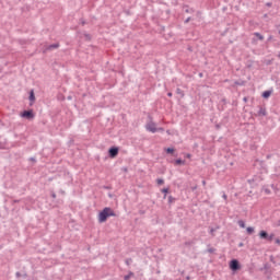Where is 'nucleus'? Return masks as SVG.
I'll return each mask as SVG.
<instances>
[{"label": "nucleus", "mask_w": 280, "mask_h": 280, "mask_svg": "<svg viewBox=\"0 0 280 280\" xmlns=\"http://www.w3.org/2000/svg\"><path fill=\"white\" fill-rule=\"evenodd\" d=\"M117 213L113 210L110 207H105L100 213H98V222L100 224H104L108 218H115Z\"/></svg>", "instance_id": "1"}, {"label": "nucleus", "mask_w": 280, "mask_h": 280, "mask_svg": "<svg viewBox=\"0 0 280 280\" xmlns=\"http://www.w3.org/2000/svg\"><path fill=\"white\" fill-rule=\"evenodd\" d=\"M20 117H22L23 119H28V121H30V120L34 119V117H36V114H34V109H27V110H23L20 114Z\"/></svg>", "instance_id": "2"}, {"label": "nucleus", "mask_w": 280, "mask_h": 280, "mask_svg": "<svg viewBox=\"0 0 280 280\" xmlns=\"http://www.w3.org/2000/svg\"><path fill=\"white\" fill-rule=\"evenodd\" d=\"M241 268H242V265H240V260L232 259L230 261V270H232V272H237V270H240Z\"/></svg>", "instance_id": "3"}, {"label": "nucleus", "mask_w": 280, "mask_h": 280, "mask_svg": "<svg viewBox=\"0 0 280 280\" xmlns=\"http://www.w3.org/2000/svg\"><path fill=\"white\" fill-rule=\"evenodd\" d=\"M119 154V148L118 147H112L108 149V156L109 159H115Z\"/></svg>", "instance_id": "4"}, {"label": "nucleus", "mask_w": 280, "mask_h": 280, "mask_svg": "<svg viewBox=\"0 0 280 280\" xmlns=\"http://www.w3.org/2000/svg\"><path fill=\"white\" fill-rule=\"evenodd\" d=\"M145 128L148 132H152L153 135L156 132V122L150 120L147 125Z\"/></svg>", "instance_id": "5"}, {"label": "nucleus", "mask_w": 280, "mask_h": 280, "mask_svg": "<svg viewBox=\"0 0 280 280\" xmlns=\"http://www.w3.org/2000/svg\"><path fill=\"white\" fill-rule=\"evenodd\" d=\"M58 47H60V43L48 45L44 49V54H47V51H52V49H58Z\"/></svg>", "instance_id": "6"}, {"label": "nucleus", "mask_w": 280, "mask_h": 280, "mask_svg": "<svg viewBox=\"0 0 280 280\" xmlns=\"http://www.w3.org/2000/svg\"><path fill=\"white\" fill-rule=\"evenodd\" d=\"M268 115V112L266 110V107L259 106V110L257 113V117H266Z\"/></svg>", "instance_id": "7"}, {"label": "nucleus", "mask_w": 280, "mask_h": 280, "mask_svg": "<svg viewBox=\"0 0 280 280\" xmlns=\"http://www.w3.org/2000/svg\"><path fill=\"white\" fill-rule=\"evenodd\" d=\"M183 11L186 13V14H194V12H196V10L194 8H189V5L187 4H184L183 5Z\"/></svg>", "instance_id": "8"}, {"label": "nucleus", "mask_w": 280, "mask_h": 280, "mask_svg": "<svg viewBox=\"0 0 280 280\" xmlns=\"http://www.w3.org/2000/svg\"><path fill=\"white\" fill-rule=\"evenodd\" d=\"M28 100L31 102L30 106H33L34 102H36V95L34 94V90L30 91Z\"/></svg>", "instance_id": "9"}, {"label": "nucleus", "mask_w": 280, "mask_h": 280, "mask_svg": "<svg viewBox=\"0 0 280 280\" xmlns=\"http://www.w3.org/2000/svg\"><path fill=\"white\" fill-rule=\"evenodd\" d=\"M272 93H273L272 89L271 90H267V91L262 92L261 97L264 100H268L270 97V95H272Z\"/></svg>", "instance_id": "10"}, {"label": "nucleus", "mask_w": 280, "mask_h": 280, "mask_svg": "<svg viewBox=\"0 0 280 280\" xmlns=\"http://www.w3.org/2000/svg\"><path fill=\"white\" fill-rule=\"evenodd\" d=\"M259 238H260V240H268V232L261 230V231L259 232Z\"/></svg>", "instance_id": "11"}, {"label": "nucleus", "mask_w": 280, "mask_h": 280, "mask_svg": "<svg viewBox=\"0 0 280 280\" xmlns=\"http://www.w3.org/2000/svg\"><path fill=\"white\" fill-rule=\"evenodd\" d=\"M176 94L179 95V97H185V91L179 88L176 89Z\"/></svg>", "instance_id": "12"}, {"label": "nucleus", "mask_w": 280, "mask_h": 280, "mask_svg": "<svg viewBox=\"0 0 280 280\" xmlns=\"http://www.w3.org/2000/svg\"><path fill=\"white\" fill-rule=\"evenodd\" d=\"M237 224L241 229H246V222H244V220H238Z\"/></svg>", "instance_id": "13"}, {"label": "nucleus", "mask_w": 280, "mask_h": 280, "mask_svg": "<svg viewBox=\"0 0 280 280\" xmlns=\"http://www.w3.org/2000/svg\"><path fill=\"white\" fill-rule=\"evenodd\" d=\"M246 231H247V234H248V235H253V234L255 233V228L248 226V228L246 229Z\"/></svg>", "instance_id": "14"}, {"label": "nucleus", "mask_w": 280, "mask_h": 280, "mask_svg": "<svg viewBox=\"0 0 280 280\" xmlns=\"http://www.w3.org/2000/svg\"><path fill=\"white\" fill-rule=\"evenodd\" d=\"M131 277H135V272L129 271L128 275L124 276V280H129Z\"/></svg>", "instance_id": "15"}, {"label": "nucleus", "mask_w": 280, "mask_h": 280, "mask_svg": "<svg viewBox=\"0 0 280 280\" xmlns=\"http://www.w3.org/2000/svg\"><path fill=\"white\" fill-rule=\"evenodd\" d=\"M175 165H185V160H182V159L175 160Z\"/></svg>", "instance_id": "16"}, {"label": "nucleus", "mask_w": 280, "mask_h": 280, "mask_svg": "<svg viewBox=\"0 0 280 280\" xmlns=\"http://www.w3.org/2000/svg\"><path fill=\"white\" fill-rule=\"evenodd\" d=\"M15 277H16V279H20V277H23L24 279H27V275H26V273L21 275L20 271H18V272L15 273Z\"/></svg>", "instance_id": "17"}, {"label": "nucleus", "mask_w": 280, "mask_h": 280, "mask_svg": "<svg viewBox=\"0 0 280 280\" xmlns=\"http://www.w3.org/2000/svg\"><path fill=\"white\" fill-rule=\"evenodd\" d=\"M254 36H256L258 38V40H264V35H261L258 32L254 33Z\"/></svg>", "instance_id": "18"}, {"label": "nucleus", "mask_w": 280, "mask_h": 280, "mask_svg": "<svg viewBox=\"0 0 280 280\" xmlns=\"http://www.w3.org/2000/svg\"><path fill=\"white\" fill-rule=\"evenodd\" d=\"M162 194H164V198H167V194H170V188H163Z\"/></svg>", "instance_id": "19"}, {"label": "nucleus", "mask_w": 280, "mask_h": 280, "mask_svg": "<svg viewBox=\"0 0 280 280\" xmlns=\"http://www.w3.org/2000/svg\"><path fill=\"white\" fill-rule=\"evenodd\" d=\"M218 231V229H214V228H211L210 229V235L212 236V237H215V232Z\"/></svg>", "instance_id": "20"}, {"label": "nucleus", "mask_w": 280, "mask_h": 280, "mask_svg": "<svg viewBox=\"0 0 280 280\" xmlns=\"http://www.w3.org/2000/svg\"><path fill=\"white\" fill-rule=\"evenodd\" d=\"M166 154H174V148L165 149Z\"/></svg>", "instance_id": "21"}, {"label": "nucleus", "mask_w": 280, "mask_h": 280, "mask_svg": "<svg viewBox=\"0 0 280 280\" xmlns=\"http://www.w3.org/2000/svg\"><path fill=\"white\" fill-rule=\"evenodd\" d=\"M173 202H176V198L168 196V205H172Z\"/></svg>", "instance_id": "22"}, {"label": "nucleus", "mask_w": 280, "mask_h": 280, "mask_svg": "<svg viewBox=\"0 0 280 280\" xmlns=\"http://www.w3.org/2000/svg\"><path fill=\"white\" fill-rule=\"evenodd\" d=\"M158 185H164L165 180L163 178L156 179Z\"/></svg>", "instance_id": "23"}, {"label": "nucleus", "mask_w": 280, "mask_h": 280, "mask_svg": "<svg viewBox=\"0 0 280 280\" xmlns=\"http://www.w3.org/2000/svg\"><path fill=\"white\" fill-rule=\"evenodd\" d=\"M275 238V234H268V237H267V242H272V240Z\"/></svg>", "instance_id": "24"}, {"label": "nucleus", "mask_w": 280, "mask_h": 280, "mask_svg": "<svg viewBox=\"0 0 280 280\" xmlns=\"http://www.w3.org/2000/svg\"><path fill=\"white\" fill-rule=\"evenodd\" d=\"M125 264H126V266H130V264H132V258H127L125 260Z\"/></svg>", "instance_id": "25"}, {"label": "nucleus", "mask_w": 280, "mask_h": 280, "mask_svg": "<svg viewBox=\"0 0 280 280\" xmlns=\"http://www.w3.org/2000/svg\"><path fill=\"white\" fill-rule=\"evenodd\" d=\"M207 253L213 254V253H215V248L210 247V248L207 249Z\"/></svg>", "instance_id": "26"}, {"label": "nucleus", "mask_w": 280, "mask_h": 280, "mask_svg": "<svg viewBox=\"0 0 280 280\" xmlns=\"http://www.w3.org/2000/svg\"><path fill=\"white\" fill-rule=\"evenodd\" d=\"M165 129L162 127L156 128V132H163Z\"/></svg>", "instance_id": "27"}, {"label": "nucleus", "mask_w": 280, "mask_h": 280, "mask_svg": "<svg viewBox=\"0 0 280 280\" xmlns=\"http://www.w3.org/2000/svg\"><path fill=\"white\" fill-rule=\"evenodd\" d=\"M189 21H191V16L187 18V19L184 21V23L187 24V23H189Z\"/></svg>", "instance_id": "28"}, {"label": "nucleus", "mask_w": 280, "mask_h": 280, "mask_svg": "<svg viewBox=\"0 0 280 280\" xmlns=\"http://www.w3.org/2000/svg\"><path fill=\"white\" fill-rule=\"evenodd\" d=\"M234 84H236V86H242L244 83H240V81H235Z\"/></svg>", "instance_id": "29"}, {"label": "nucleus", "mask_w": 280, "mask_h": 280, "mask_svg": "<svg viewBox=\"0 0 280 280\" xmlns=\"http://www.w3.org/2000/svg\"><path fill=\"white\" fill-rule=\"evenodd\" d=\"M266 7H267V8H272V2H267V3H266Z\"/></svg>", "instance_id": "30"}, {"label": "nucleus", "mask_w": 280, "mask_h": 280, "mask_svg": "<svg viewBox=\"0 0 280 280\" xmlns=\"http://www.w3.org/2000/svg\"><path fill=\"white\" fill-rule=\"evenodd\" d=\"M84 36H85V38H86L88 40H91V35H90V34H84Z\"/></svg>", "instance_id": "31"}, {"label": "nucleus", "mask_w": 280, "mask_h": 280, "mask_svg": "<svg viewBox=\"0 0 280 280\" xmlns=\"http://www.w3.org/2000/svg\"><path fill=\"white\" fill-rule=\"evenodd\" d=\"M273 36L270 35L268 38H267V43H270V40H272Z\"/></svg>", "instance_id": "32"}, {"label": "nucleus", "mask_w": 280, "mask_h": 280, "mask_svg": "<svg viewBox=\"0 0 280 280\" xmlns=\"http://www.w3.org/2000/svg\"><path fill=\"white\" fill-rule=\"evenodd\" d=\"M81 24L86 25V21H84V19H81Z\"/></svg>", "instance_id": "33"}, {"label": "nucleus", "mask_w": 280, "mask_h": 280, "mask_svg": "<svg viewBox=\"0 0 280 280\" xmlns=\"http://www.w3.org/2000/svg\"><path fill=\"white\" fill-rule=\"evenodd\" d=\"M30 161H32L33 163H36V158H30Z\"/></svg>", "instance_id": "34"}, {"label": "nucleus", "mask_w": 280, "mask_h": 280, "mask_svg": "<svg viewBox=\"0 0 280 280\" xmlns=\"http://www.w3.org/2000/svg\"><path fill=\"white\" fill-rule=\"evenodd\" d=\"M265 194L270 195V189L266 188Z\"/></svg>", "instance_id": "35"}, {"label": "nucleus", "mask_w": 280, "mask_h": 280, "mask_svg": "<svg viewBox=\"0 0 280 280\" xmlns=\"http://www.w3.org/2000/svg\"><path fill=\"white\" fill-rule=\"evenodd\" d=\"M196 189H198V186H192V187H191V190H192V191H196Z\"/></svg>", "instance_id": "36"}, {"label": "nucleus", "mask_w": 280, "mask_h": 280, "mask_svg": "<svg viewBox=\"0 0 280 280\" xmlns=\"http://www.w3.org/2000/svg\"><path fill=\"white\" fill-rule=\"evenodd\" d=\"M50 196L51 198L56 199V192L52 191Z\"/></svg>", "instance_id": "37"}, {"label": "nucleus", "mask_w": 280, "mask_h": 280, "mask_svg": "<svg viewBox=\"0 0 280 280\" xmlns=\"http://www.w3.org/2000/svg\"><path fill=\"white\" fill-rule=\"evenodd\" d=\"M172 95H173L172 92L167 93V97H172Z\"/></svg>", "instance_id": "38"}, {"label": "nucleus", "mask_w": 280, "mask_h": 280, "mask_svg": "<svg viewBox=\"0 0 280 280\" xmlns=\"http://www.w3.org/2000/svg\"><path fill=\"white\" fill-rule=\"evenodd\" d=\"M201 183H202L203 187H205V185H207V180H202Z\"/></svg>", "instance_id": "39"}, {"label": "nucleus", "mask_w": 280, "mask_h": 280, "mask_svg": "<svg viewBox=\"0 0 280 280\" xmlns=\"http://www.w3.org/2000/svg\"><path fill=\"white\" fill-rule=\"evenodd\" d=\"M222 198H224V200H226V198H228L226 194H223Z\"/></svg>", "instance_id": "40"}, {"label": "nucleus", "mask_w": 280, "mask_h": 280, "mask_svg": "<svg viewBox=\"0 0 280 280\" xmlns=\"http://www.w3.org/2000/svg\"><path fill=\"white\" fill-rule=\"evenodd\" d=\"M243 102H248V98H247V97H244V98H243Z\"/></svg>", "instance_id": "41"}, {"label": "nucleus", "mask_w": 280, "mask_h": 280, "mask_svg": "<svg viewBox=\"0 0 280 280\" xmlns=\"http://www.w3.org/2000/svg\"><path fill=\"white\" fill-rule=\"evenodd\" d=\"M276 244H280V240L279 238L276 240Z\"/></svg>", "instance_id": "42"}, {"label": "nucleus", "mask_w": 280, "mask_h": 280, "mask_svg": "<svg viewBox=\"0 0 280 280\" xmlns=\"http://www.w3.org/2000/svg\"><path fill=\"white\" fill-rule=\"evenodd\" d=\"M238 246L242 248V246H244V243H240Z\"/></svg>", "instance_id": "43"}, {"label": "nucleus", "mask_w": 280, "mask_h": 280, "mask_svg": "<svg viewBox=\"0 0 280 280\" xmlns=\"http://www.w3.org/2000/svg\"><path fill=\"white\" fill-rule=\"evenodd\" d=\"M104 189H110V187H108V186H104Z\"/></svg>", "instance_id": "44"}, {"label": "nucleus", "mask_w": 280, "mask_h": 280, "mask_svg": "<svg viewBox=\"0 0 280 280\" xmlns=\"http://www.w3.org/2000/svg\"><path fill=\"white\" fill-rule=\"evenodd\" d=\"M191 158V154H187V159H190Z\"/></svg>", "instance_id": "45"}, {"label": "nucleus", "mask_w": 280, "mask_h": 280, "mask_svg": "<svg viewBox=\"0 0 280 280\" xmlns=\"http://www.w3.org/2000/svg\"><path fill=\"white\" fill-rule=\"evenodd\" d=\"M277 226H280V220L278 221V224H277Z\"/></svg>", "instance_id": "46"}, {"label": "nucleus", "mask_w": 280, "mask_h": 280, "mask_svg": "<svg viewBox=\"0 0 280 280\" xmlns=\"http://www.w3.org/2000/svg\"><path fill=\"white\" fill-rule=\"evenodd\" d=\"M186 279L189 280V279H191V278L188 276V277H186Z\"/></svg>", "instance_id": "47"}, {"label": "nucleus", "mask_w": 280, "mask_h": 280, "mask_svg": "<svg viewBox=\"0 0 280 280\" xmlns=\"http://www.w3.org/2000/svg\"><path fill=\"white\" fill-rule=\"evenodd\" d=\"M166 132H167V135H170V130H167Z\"/></svg>", "instance_id": "48"}, {"label": "nucleus", "mask_w": 280, "mask_h": 280, "mask_svg": "<svg viewBox=\"0 0 280 280\" xmlns=\"http://www.w3.org/2000/svg\"><path fill=\"white\" fill-rule=\"evenodd\" d=\"M279 34H280V31H279Z\"/></svg>", "instance_id": "49"}]
</instances>
